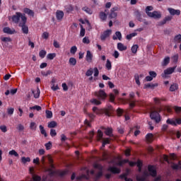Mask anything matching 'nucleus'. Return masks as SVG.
I'll return each mask as SVG.
<instances>
[{
    "mask_svg": "<svg viewBox=\"0 0 181 181\" xmlns=\"http://www.w3.org/2000/svg\"><path fill=\"white\" fill-rule=\"evenodd\" d=\"M95 97H98V100L96 98L90 99V103L93 104V105H101L102 103L100 101H105L107 98V93L103 90H100L98 92L95 93Z\"/></svg>",
    "mask_w": 181,
    "mask_h": 181,
    "instance_id": "f257e3e1",
    "label": "nucleus"
},
{
    "mask_svg": "<svg viewBox=\"0 0 181 181\" xmlns=\"http://www.w3.org/2000/svg\"><path fill=\"white\" fill-rule=\"evenodd\" d=\"M159 112H160V108H158V110H153L150 113V118L153 119V121H155L156 124H159L160 121V115Z\"/></svg>",
    "mask_w": 181,
    "mask_h": 181,
    "instance_id": "f03ea898",
    "label": "nucleus"
},
{
    "mask_svg": "<svg viewBox=\"0 0 181 181\" xmlns=\"http://www.w3.org/2000/svg\"><path fill=\"white\" fill-rule=\"evenodd\" d=\"M26 22H28V18L26 16H23L22 21L18 24V26L21 28L22 32L25 35H28V33H29V28L26 26Z\"/></svg>",
    "mask_w": 181,
    "mask_h": 181,
    "instance_id": "7ed1b4c3",
    "label": "nucleus"
},
{
    "mask_svg": "<svg viewBox=\"0 0 181 181\" xmlns=\"http://www.w3.org/2000/svg\"><path fill=\"white\" fill-rule=\"evenodd\" d=\"M23 16H25V14H22L21 12H16V15H13L11 18L12 22L14 23H19V21H21V22H22V18Z\"/></svg>",
    "mask_w": 181,
    "mask_h": 181,
    "instance_id": "20e7f679",
    "label": "nucleus"
},
{
    "mask_svg": "<svg viewBox=\"0 0 181 181\" xmlns=\"http://www.w3.org/2000/svg\"><path fill=\"white\" fill-rule=\"evenodd\" d=\"M175 70H176V66L168 68L164 70V72L161 74V77H163V78H168V76L175 73Z\"/></svg>",
    "mask_w": 181,
    "mask_h": 181,
    "instance_id": "39448f33",
    "label": "nucleus"
},
{
    "mask_svg": "<svg viewBox=\"0 0 181 181\" xmlns=\"http://www.w3.org/2000/svg\"><path fill=\"white\" fill-rule=\"evenodd\" d=\"M148 170L149 172V175L152 176V177H156V176L158 175V172L156 171L155 165H148Z\"/></svg>",
    "mask_w": 181,
    "mask_h": 181,
    "instance_id": "423d86ee",
    "label": "nucleus"
},
{
    "mask_svg": "<svg viewBox=\"0 0 181 181\" xmlns=\"http://www.w3.org/2000/svg\"><path fill=\"white\" fill-rule=\"evenodd\" d=\"M117 11H118V7H117V6L113 7L110 9V13H109L110 19H114V18H117V16L118 15L117 13Z\"/></svg>",
    "mask_w": 181,
    "mask_h": 181,
    "instance_id": "0eeeda50",
    "label": "nucleus"
},
{
    "mask_svg": "<svg viewBox=\"0 0 181 181\" xmlns=\"http://www.w3.org/2000/svg\"><path fill=\"white\" fill-rule=\"evenodd\" d=\"M149 18H153V19H160L162 18V14L159 11H153L152 13H148Z\"/></svg>",
    "mask_w": 181,
    "mask_h": 181,
    "instance_id": "6e6552de",
    "label": "nucleus"
},
{
    "mask_svg": "<svg viewBox=\"0 0 181 181\" xmlns=\"http://www.w3.org/2000/svg\"><path fill=\"white\" fill-rule=\"evenodd\" d=\"M172 19H173V17L171 16H167L161 21L159 22L158 25L159 26H163V25H166L168 22H170Z\"/></svg>",
    "mask_w": 181,
    "mask_h": 181,
    "instance_id": "1a4fd4ad",
    "label": "nucleus"
},
{
    "mask_svg": "<svg viewBox=\"0 0 181 181\" xmlns=\"http://www.w3.org/2000/svg\"><path fill=\"white\" fill-rule=\"evenodd\" d=\"M112 32V31L111 30H107L104 31L103 33L100 35V40H105L107 37H110Z\"/></svg>",
    "mask_w": 181,
    "mask_h": 181,
    "instance_id": "9d476101",
    "label": "nucleus"
},
{
    "mask_svg": "<svg viewBox=\"0 0 181 181\" xmlns=\"http://www.w3.org/2000/svg\"><path fill=\"white\" fill-rule=\"evenodd\" d=\"M108 172H111V173H113L114 175H118L121 173V169L117 168V167H109L107 169Z\"/></svg>",
    "mask_w": 181,
    "mask_h": 181,
    "instance_id": "9b49d317",
    "label": "nucleus"
},
{
    "mask_svg": "<svg viewBox=\"0 0 181 181\" xmlns=\"http://www.w3.org/2000/svg\"><path fill=\"white\" fill-rule=\"evenodd\" d=\"M168 11L170 15H172V16H175V15H177V16H179V15H180V10H176L173 8H168Z\"/></svg>",
    "mask_w": 181,
    "mask_h": 181,
    "instance_id": "f8f14e48",
    "label": "nucleus"
},
{
    "mask_svg": "<svg viewBox=\"0 0 181 181\" xmlns=\"http://www.w3.org/2000/svg\"><path fill=\"white\" fill-rule=\"evenodd\" d=\"M86 60L88 63H92L93 62V53H91V51L88 50L86 52Z\"/></svg>",
    "mask_w": 181,
    "mask_h": 181,
    "instance_id": "ddd939ff",
    "label": "nucleus"
},
{
    "mask_svg": "<svg viewBox=\"0 0 181 181\" xmlns=\"http://www.w3.org/2000/svg\"><path fill=\"white\" fill-rule=\"evenodd\" d=\"M107 16H108V14L104 11H100L99 13V18L102 22H105L107 21Z\"/></svg>",
    "mask_w": 181,
    "mask_h": 181,
    "instance_id": "4468645a",
    "label": "nucleus"
},
{
    "mask_svg": "<svg viewBox=\"0 0 181 181\" xmlns=\"http://www.w3.org/2000/svg\"><path fill=\"white\" fill-rule=\"evenodd\" d=\"M103 129H105V135H107V136H110L112 137L114 136V134H112V128L111 127H107V128H104Z\"/></svg>",
    "mask_w": 181,
    "mask_h": 181,
    "instance_id": "2eb2a0df",
    "label": "nucleus"
},
{
    "mask_svg": "<svg viewBox=\"0 0 181 181\" xmlns=\"http://www.w3.org/2000/svg\"><path fill=\"white\" fill-rule=\"evenodd\" d=\"M112 111H113L112 106H109L107 108L104 110L103 112L107 117H111V115L112 114Z\"/></svg>",
    "mask_w": 181,
    "mask_h": 181,
    "instance_id": "dca6fc26",
    "label": "nucleus"
},
{
    "mask_svg": "<svg viewBox=\"0 0 181 181\" xmlns=\"http://www.w3.org/2000/svg\"><path fill=\"white\" fill-rule=\"evenodd\" d=\"M56 16L57 21H62V19H63V18L64 17V13L63 12V11H57Z\"/></svg>",
    "mask_w": 181,
    "mask_h": 181,
    "instance_id": "f3484780",
    "label": "nucleus"
},
{
    "mask_svg": "<svg viewBox=\"0 0 181 181\" xmlns=\"http://www.w3.org/2000/svg\"><path fill=\"white\" fill-rule=\"evenodd\" d=\"M112 39L113 40H117V39H118V40H122V34H121V32L117 31L115 35L112 36Z\"/></svg>",
    "mask_w": 181,
    "mask_h": 181,
    "instance_id": "a211bd4d",
    "label": "nucleus"
},
{
    "mask_svg": "<svg viewBox=\"0 0 181 181\" xmlns=\"http://www.w3.org/2000/svg\"><path fill=\"white\" fill-rule=\"evenodd\" d=\"M146 140L147 142L151 144V142L153 141V134L152 133H148L146 135Z\"/></svg>",
    "mask_w": 181,
    "mask_h": 181,
    "instance_id": "6ab92c4d",
    "label": "nucleus"
},
{
    "mask_svg": "<svg viewBox=\"0 0 181 181\" xmlns=\"http://www.w3.org/2000/svg\"><path fill=\"white\" fill-rule=\"evenodd\" d=\"M117 49L119 52H124V50H127V47L122 42H119L117 43Z\"/></svg>",
    "mask_w": 181,
    "mask_h": 181,
    "instance_id": "aec40b11",
    "label": "nucleus"
},
{
    "mask_svg": "<svg viewBox=\"0 0 181 181\" xmlns=\"http://www.w3.org/2000/svg\"><path fill=\"white\" fill-rule=\"evenodd\" d=\"M155 87H158V83H146L144 85V88L146 89V88H155Z\"/></svg>",
    "mask_w": 181,
    "mask_h": 181,
    "instance_id": "412c9836",
    "label": "nucleus"
},
{
    "mask_svg": "<svg viewBox=\"0 0 181 181\" xmlns=\"http://www.w3.org/2000/svg\"><path fill=\"white\" fill-rule=\"evenodd\" d=\"M3 32L4 33H8V35H13V33H15V30H12L11 28H9L8 27H5L3 29Z\"/></svg>",
    "mask_w": 181,
    "mask_h": 181,
    "instance_id": "4be33fe9",
    "label": "nucleus"
},
{
    "mask_svg": "<svg viewBox=\"0 0 181 181\" xmlns=\"http://www.w3.org/2000/svg\"><path fill=\"white\" fill-rule=\"evenodd\" d=\"M64 8L66 13H70V12H73V11H74V7L72 5L65 6Z\"/></svg>",
    "mask_w": 181,
    "mask_h": 181,
    "instance_id": "5701e85b",
    "label": "nucleus"
},
{
    "mask_svg": "<svg viewBox=\"0 0 181 181\" xmlns=\"http://www.w3.org/2000/svg\"><path fill=\"white\" fill-rule=\"evenodd\" d=\"M134 16H136L139 22H142V17H141V12H139V11H134Z\"/></svg>",
    "mask_w": 181,
    "mask_h": 181,
    "instance_id": "b1692460",
    "label": "nucleus"
},
{
    "mask_svg": "<svg viewBox=\"0 0 181 181\" xmlns=\"http://www.w3.org/2000/svg\"><path fill=\"white\" fill-rule=\"evenodd\" d=\"M179 89V85L177 83H173L170 86V91L173 92V91H176V90Z\"/></svg>",
    "mask_w": 181,
    "mask_h": 181,
    "instance_id": "393cba45",
    "label": "nucleus"
},
{
    "mask_svg": "<svg viewBox=\"0 0 181 181\" xmlns=\"http://www.w3.org/2000/svg\"><path fill=\"white\" fill-rule=\"evenodd\" d=\"M23 12L24 13H27V15H29L30 16H34L35 15V13L33 12V11L28 8H24Z\"/></svg>",
    "mask_w": 181,
    "mask_h": 181,
    "instance_id": "a878e982",
    "label": "nucleus"
},
{
    "mask_svg": "<svg viewBox=\"0 0 181 181\" xmlns=\"http://www.w3.org/2000/svg\"><path fill=\"white\" fill-rule=\"evenodd\" d=\"M166 124L168 125H172L173 127H176V123L175 122V119L168 118L166 120Z\"/></svg>",
    "mask_w": 181,
    "mask_h": 181,
    "instance_id": "bb28decb",
    "label": "nucleus"
},
{
    "mask_svg": "<svg viewBox=\"0 0 181 181\" xmlns=\"http://www.w3.org/2000/svg\"><path fill=\"white\" fill-rule=\"evenodd\" d=\"M104 136V133L100 129L98 130V134H97V138L98 141H100L103 140V137Z\"/></svg>",
    "mask_w": 181,
    "mask_h": 181,
    "instance_id": "cd10ccee",
    "label": "nucleus"
},
{
    "mask_svg": "<svg viewBox=\"0 0 181 181\" xmlns=\"http://www.w3.org/2000/svg\"><path fill=\"white\" fill-rule=\"evenodd\" d=\"M82 11H83L84 12H86L88 15H93V10H91V8H90L87 6L83 7Z\"/></svg>",
    "mask_w": 181,
    "mask_h": 181,
    "instance_id": "c85d7f7f",
    "label": "nucleus"
},
{
    "mask_svg": "<svg viewBox=\"0 0 181 181\" xmlns=\"http://www.w3.org/2000/svg\"><path fill=\"white\" fill-rule=\"evenodd\" d=\"M69 63L71 66H76L77 64V59L74 57H71L69 60Z\"/></svg>",
    "mask_w": 181,
    "mask_h": 181,
    "instance_id": "c756f323",
    "label": "nucleus"
},
{
    "mask_svg": "<svg viewBox=\"0 0 181 181\" xmlns=\"http://www.w3.org/2000/svg\"><path fill=\"white\" fill-rule=\"evenodd\" d=\"M169 63H170V57H166L162 62V66H168Z\"/></svg>",
    "mask_w": 181,
    "mask_h": 181,
    "instance_id": "7c9ffc66",
    "label": "nucleus"
},
{
    "mask_svg": "<svg viewBox=\"0 0 181 181\" xmlns=\"http://www.w3.org/2000/svg\"><path fill=\"white\" fill-rule=\"evenodd\" d=\"M138 49H139V46L138 45H134L131 49L132 53H134V54H136Z\"/></svg>",
    "mask_w": 181,
    "mask_h": 181,
    "instance_id": "2f4dec72",
    "label": "nucleus"
},
{
    "mask_svg": "<svg viewBox=\"0 0 181 181\" xmlns=\"http://www.w3.org/2000/svg\"><path fill=\"white\" fill-rule=\"evenodd\" d=\"M39 128H40V133L42 134V135H44V136H45V138H46L47 136V133L46 132L45 127L42 125H40Z\"/></svg>",
    "mask_w": 181,
    "mask_h": 181,
    "instance_id": "473e14b6",
    "label": "nucleus"
},
{
    "mask_svg": "<svg viewBox=\"0 0 181 181\" xmlns=\"http://www.w3.org/2000/svg\"><path fill=\"white\" fill-rule=\"evenodd\" d=\"M105 67L107 70H111V69H112V64H111V61H110V59H107Z\"/></svg>",
    "mask_w": 181,
    "mask_h": 181,
    "instance_id": "72a5a7b5",
    "label": "nucleus"
},
{
    "mask_svg": "<svg viewBox=\"0 0 181 181\" xmlns=\"http://www.w3.org/2000/svg\"><path fill=\"white\" fill-rule=\"evenodd\" d=\"M31 91L34 95V98H39V97H40V90H39V88H37V90L36 93L33 90H31Z\"/></svg>",
    "mask_w": 181,
    "mask_h": 181,
    "instance_id": "f704fd0d",
    "label": "nucleus"
},
{
    "mask_svg": "<svg viewBox=\"0 0 181 181\" xmlns=\"http://www.w3.org/2000/svg\"><path fill=\"white\" fill-rule=\"evenodd\" d=\"M174 42L175 43H181V35H177L174 37Z\"/></svg>",
    "mask_w": 181,
    "mask_h": 181,
    "instance_id": "c9c22d12",
    "label": "nucleus"
},
{
    "mask_svg": "<svg viewBox=\"0 0 181 181\" xmlns=\"http://www.w3.org/2000/svg\"><path fill=\"white\" fill-rule=\"evenodd\" d=\"M136 35H138V33H130L126 36V39L127 40H131V39H132V37H135V36H136Z\"/></svg>",
    "mask_w": 181,
    "mask_h": 181,
    "instance_id": "e433bc0d",
    "label": "nucleus"
},
{
    "mask_svg": "<svg viewBox=\"0 0 181 181\" xmlns=\"http://www.w3.org/2000/svg\"><path fill=\"white\" fill-rule=\"evenodd\" d=\"M151 11H153V7L152 6H148L146 8V15H148V16H149V13H152V12H151Z\"/></svg>",
    "mask_w": 181,
    "mask_h": 181,
    "instance_id": "4c0bfd02",
    "label": "nucleus"
},
{
    "mask_svg": "<svg viewBox=\"0 0 181 181\" xmlns=\"http://www.w3.org/2000/svg\"><path fill=\"white\" fill-rule=\"evenodd\" d=\"M47 53V52H46V50L42 49L39 52V56H40V57H41V59H45V57H46Z\"/></svg>",
    "mask_w": 181,
    "mask_h": 181,
    "instance_id": "58836bf2",
    "label": "nucleus"
},
{
    "mask_svg": "<svg viewBox=\"0 0 181 181\" xmlns=\"http://www.w3.org/2000/svg\"><path fill=\"white\" fill-rule=\"evenodd\" d=\"M85 35H86V29L83 27V25H81L80 36L81 37H84Z\"/></svg>",
    "mask_w": 181,
    "mask_h": 181,
    "instance_id": "ea45409f",
    "label": "nucleus"
},
{
    "mask_svg": "<svg viewBox=\"0 0 181 181\" xmlns=\"http://www.w3.org/2000/svg\"><path fill=\"white\" fill-rule=\"evenodd\" d=\"M57 123L54 121H52L48 124V128H56Z\"/></svg>",
    "mask_w": 181,
    "mask_h": 181,
    "instance_id": "a19ab883",
    "label": "nucleus"
},
{
    "mask_svg": "<svg viewBox=\"0 0 181 181\" xmlns=\"http://www.w3.org/2000/svg\"><path fill=\"white\" fill-rule=\"evenodd\" d=\"M173 63H177V61L179 60V54H175L174 56L171 57Z\"/></svg>",
    "mask_w": 181,
    "mask_h": 181,
    "instance_id": "79ce46f5",
    "label": "nucleus"
},
{
    "mask_svg": "<svg viewBox=\"0 0 181 181\" xmlns=\"http://www.w3.org/2000/svg\"><path fill=\"white\" fill-rule=\"evenodd\" d=\"M134 79L136 81V84H137V86H141V81H139V75H138V74H136L134 75Z\"/></svg>",
    "mask_w": 181,
    "mask_h": 181,
    "instance_id": "37998d69",
    "label": "nucleus"
},
{
    "mask_svg": "<svg viewBox=\"0 0 181 181\" xmlns=\"http://www.w3.org/2000/svg\"><path fill=\"white\" fill-rule=\"evenodd\" d=\"M76 52H77V47L76 46L71 47L70 49V53L71 54H76Z\"/></svg>",
    "mask_w": 181,
    "mask_h": 181,
    "instance_id": "c03bdc74",
    "label": "nucleus"
},
{
    "mask_svg": "<svg viewBox=\"0 0 181 181\" xmlns=\"http://www.w3.org/2000/svg\"><path fill=\"white\" fill-rule=\"evenodd\" d=\"M45 146L47 151H49V149H52V147L53 146V145L52 144L51 141H49L48 143L45 144Z\"/></svg>",
    "mask_w": 181,
    "mask_h": 181,
    "instance_id": "a18cd8bd",
    "label": "nucleus"
},
{
    "mask_svg": "<svg viewBox=\"0 0 181 181\" xmlns=\"http://www.w3.org/2000/svg\"><path fill=\"white\" fill-rule=\"evenodd\" d=\"M93 168L95 169H98V170H103V165L98 163H94L93 164Z\"/></svg>",
    "mask_w": 181,
    "mask_h": 181,
    "instance_id": "49530a36",
    "label": "nucleus"
},
{
    "mask_svg": "<svg viewBox=\"0 0 181 181\" xmlns=\"http://www.w3.org/2000/svg\"><path fill=\"white\" fill-rule=\"evenodd\" d=\"M93 73H94V71L90 68L86 72V76L90 77V76H93Z\"/></svg>",
    "mask_w": 181,
    "mask_h": 181,
    "instance_id": "de8ad7c7",
    "label": "nucleus"
},
{
    "mask_svg": "<svg viewBox=\"0 0 181 181\" xmlns=\"http://www.w3.org/2000/svg\"><path fill=\"white\" fill-rule=\"evenodd\" d=\"M47 59H49V60H53V59H54V57H56V53H50L48 54L47 56Z\"/></svg>",
    "mask_w": 181,
    "mask_h": 181,
    "instance_id": "09e8293b",
    "label": "nucleus"
},
{
    "mask_svg": "<svg viewBox=\"0 0 181 181\" xmlns=\"http://www.w3.org/2000/svg\"><path fill=\"white\" fill-rule=\"evenodd\" d=\"M148 74L151 77H152V78H156V76H158V74H156V72H155L154 71H150L148 72Z\"/></svg>",
    "mask_w": 181,
    "mask_h": 181,
    "instance_id": "8fccbe9b",
    "label": "nucleus"
},
{
    "mask_svg": "<svg viewBox=\"0 0 181 181\" xmlns=\"http://www.w3.org/2000/svg\"><path fill=\"white\" fill-rule=\"evenodd\" d=\"M173 110L175 111L176 114H180L181 113V107L174 106Z\"/></svg>",
    "mask_w": 181,
    "mask_h": 181,
    "instance_id": "3c124183",
    "label": "nucleus"
},
{
    "mask_svg": "<svg viewBox=\"0 0 181 181\" xmlns=\"http://www.w3.org/2000/svg\"><path fill=\"white\" fill-rule=\"evenodd\" d=\"M109 100L110 103H114V101H115V95H114V93H110Z\"/></svg>",
    "mask_w": 181,
    "mask_h": 181,
    "instance_id": "603ef678",
    "label": "nucleus"
},
{
    "mask_svg": "<svg viewBox=\"0 0 181 181\" xmlns=\"http://www.w3.org/2000/svg\"><path fill=\"white\" fill-rule=\"evenodd\" d=\"M92 110L93 112H95L97 114V115L101 114V110L98 109V107H93Z\"/></svg>",
    "mask_w": 181,
    "mask_h": 181,
    "instance_id": "864d4df0",
    "label": "nucleus"
},
{
    "mask_svg": "<svg viewBox=\"0 0 181 181\" xmlns=\"http://www.w3.org/2000/svg\"><path fill=\"white\" fill-rule=\"evenodd\" d=\"M8 153L9 155L16 156V158H18V156H19V154L15 150L10 151Z\"/></svg>",
    "mask_w": 181,
    "mask_h": 181,
    "instance_id": "5fc2aeb1",
    "label": "nucleus"
},
{
    "mask_svg": "<svg viewBox=\"0 0 181 181\" xmlns=\"http://www.w3.org/2000/svg\"><path fill=\"white\" fill-rule=\"evenodd\" d=\"M45 113L47 118H52L53 117V112L50 110H46Z\"/></svg>",
    "mask_w": 181,
    "mask_h": 181,
    "instance_id": "6e6d98bb",
    "label": "nucleus"
},
{
    "mask_svg": "<svg viewBox=\"0 0 181 181\" xmlns=\"http://www.w3.org/2000/svg\"><path fill=\"white\" fill-rule=\"evenodd\" d=\"M14 111H15V109H13V107L8 108L7 109V114H8V115H13Z\"/></svg>",
    "mask_w": 181,
    "mask_h": 181,
    "instance_id": "4d7b16f0",
    "label": "nucleus"
},
{
    "mask_svg": "<svg viewBox=\"0 0 181 181\" xmlns=\"http://www.w3.org/2000/svg\"><path fill=\"white\" fill-rule=\"evenodd\" d=\"M136 163V165L137 168H142V166H144V163H142V160H137Z\"/></svg>",
    "mask_w": 181,
    "mask_h": 181,
    "instance_id": "13d9d810",
    "label": "nucleus"
},
{
    "mask_svg": "<svg viewBox=\"0 0 181 181\" xmlns=\"http://www.w3.org/2000/svg\"><path fill=\"white\" fill-rule=\"evenodd\" d=\"M94 71V77H98V75L100 74V71H98V68L95 67L93 69Z\"/></svg>",
    "mask_w": 181,
    "mask_h": 181,
    "instance_id": "bf43d9fd",
    "label": "nucleus"
},
{
    "mask_svg": "<svg viewBox=\"0 0 181 181\" xmlns=\"http://www.w3.org/2000/svg\"><path fill=\"white\" fill-rule=\"evenodd\" d=\"M174 119H175V127H177V125H181V118H175Z\"/></svg>",
    "mask_w": 181,
    "mask_h": 181,
    "instance_id": "052dcab7",
    "label": "nucleus"
},
{
    "mask_svg": "<svg viewBox=\"0 0 181 181\" xmlns=\"http://www.w3.org/2000/svg\"><path fill=\"white\" fill-rule=\"evenodd\" d=\"M21 160H22L23 163H26V162H30V158L22 157Z\"/></svg>",
    "mask_w": 181,
    "mask_h": 181,
    "instance_id": "680f3d73",
    "label": "nucleus"
},
{
    "mask_svg": "<svg viewBox=\"0 0 181 181\" xmlns=\"http://www.w3.org/2000/svg\"><path fill=\"white\" fill-rule=\"evenodd\" d=\"M56 135H57V133L56 132V129H51V130H50V136L53 137V136H56Z\"/></svg>",
    "mask_w": 181,
    "mask_h": 181,
    "instance_id": "e2e57ef3",
    "label": "nucleus"
},
{
    "mask_svg": "<svg viewBox=\"0 0 181 181\" xmlns=\"http://www.w3.org/2000/svg\"><path fill=\"white\" fill-rule=\"evenodd\" d=\"M30 110H36L37 111H40V110H42V107H40L39 105H35V106L30 107Z\"/></svg>",
    "mask_w": 181,
    "mask_h": 181,
    "instance_id": "0e129e2a",
    "label": "nucleus"
},
{
    "mask_svg": "<svg viewBox=\"0 0 181 181\" xmlns=\"http://www.w3.org/2000/svg\"><path fill=\"white\" fill-rule=\"evenodd\" d=\"M33 179L34 181H40V180H42V177H40L39 175H34L33 177Z\"/></svg>",
    "mask_w": 181,
    "mask_h": 181,
    "instance_id": "69168bd1",
    "label": "nucleus"
},
{
    "mask_svg": "<svg viewBox=\"0 0 181 181\" xmlns=\"http://www.w3.org/2000/svg\"><path fill=\"white\" fill-rule=\"evenodd\" d=\"M0 129L2 132H6L8 131V129H6V126L5 125L0 126Z\"/></svg>",
    "mask_w": 181,
    "mask_h": 181,
    "instance_id": "338daca9",
    "label": "nucleus"
},
{
    "mask_svg": "<svg viewBox=\"0 0 181 181\" xmlns=\"http://www.w3.org/2000/svg\"><path fill=\"white\" fill-rule=\"evenodd\" d=\"M163 100L162 99H159L158 98H153V101L154 103H156V104H160V101H162Z\"/></svg>",
    "mask_w": 181,
    "mask_h": 181,
    "instance_id": "774afa93",
    "label": "nucleus"
}]
</instances>
